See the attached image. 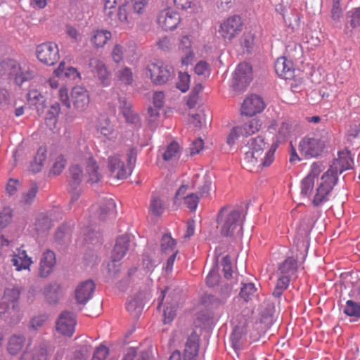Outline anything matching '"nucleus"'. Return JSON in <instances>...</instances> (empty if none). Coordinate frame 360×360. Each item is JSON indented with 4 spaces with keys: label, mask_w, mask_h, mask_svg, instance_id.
Segmentation results:
<instances>
[{
    "label": "nucleus",
    "mask_w": 360,
    "mask_h": 360,
    "mask_svg": "<svg viewBox=\"0 0 360 360\" xmlns=\"http://www.w3.org/2000/svg\"><path fill=\"white\" fill-rule=\"evenodd\" d=\"M266 143L262 136L251 138L245 146L243 162L250 169L256 165L258 167H268L274 160V153L277 148L276 143H273L271 148L263 156L264 150L266 148Z\"/></svg>",
    "instance_id": "nucleus-1"
},
{
    "label": "nucleus",
    "mask_w": 360,
    "mask_h": 360,
    "mask_svg": "<svg viewBox=\"0 0 360 360\" xmlns=\"http://www.w3.org/2000/svg\"><path fill=\"white\" fill-rule=\"evenodd\" d=\"M229 206L222 207L217 214V223L221 226L220 233L224 237H232L235 235L242 236L243 219L238 210H230Z\"/></svg>",
    "instance_id": "nucleus-2"
},
{
    "label": "nucleus",
    "mask_w": 360,
    "mask_h": 360,
    "mask_svg": "<svg viewBox=\"0 0 360 360\" xmlns=\"http://www.w3.org/2000/svg\"><path fill=\"white\" fill-rule=\"evenodd\" d=\"M321 134H311L302 138L300 150L306 157L317 158L322 154L328 139V133L324 129Z\"/></svg>",
    "instance_id": "nucleus-3"
},
{
    "label": "nucleus",
    "mask_w": 360,
    "mask_h": 360,
    "mask_svg": "<svg viewBox=\"0 0 360 360\" xmlns=\"http://www.w3.org/2000/svg\"><path fill=\"white\" fill-rule=\"evenodd\" d=\"M147 70L152 82L156 85L165 84L174 77L173 68L160 60L148 64Z\"/></svg>",
    "instance_id": "nucleus-4"
},
{
    "label": "nucleus",
    "mask_w": 360,
    "mask_h": 360,
    "mask_svg": "<svg viewBox=\"0 0 360 360\" xmlns=\"http://www.w3.org/2000/svg\"><path fill=\"white\" fill-rule=\"evenodd\" d=\"M252 80V66L245 62L238 65L233 76L232 87L235 91H243Z\"/></svg>",
    "instance_id": "nucleus-5"
},
{
    "label": "nucleus",
    "mask_w": 360,
    "mask_h": 360,
    "mask_svg": "<svg viewBox=\"0 0 360 360\" xmlns=\"http://www.w3.org/2000/svg\"><path fill=\"white\" fill-rule=\"evenodd\" d=\"M36 55L41 63L47 65H54L60 58L58 47L52 41L39 44L36 47Z\"/></svg>",
    "instance_id": "nucleus-6"
},
{
    "label": "nucleus",
    "mask_w": 360,
    "mask_h": 360,
    "mask_svg": "<svg viewBox=\"0 0 360 360\" xmlns=\"http://www.w3.org/2000/svg\"><path fill=\"white\" fill-rule=\"evenodd\" d=\"M83 178V172L80 166L73 165L69 168L68 177L69 192L71 193V202L77 201L82 193L81 183Z\"/></svg>",
    "instance_id": "nucleus-7"
},
{
    "label": "nucleus",
    "mask_w": 360,
    "mask_h": 360,
    "mask_svg": "<svg viewBox=\"0 0 360 360\" xmlns=\"http://www.w3.org/2000/svg\"><path fill=\"white\" fill-rule=\"evenodd\" d=\"M321 179L323 182L317 188L316 193L312 201L313 205L316 207L328 200L327 195L337 184L338 177L332 176L327 172H325Z\"/></svg>",
    "instance_id": "nucleus-8"
},
{
    "label": "nucleus",
    "mask_w": 360,
    "mask_h": 360,
    "mask_svg": "<svg viewBox=\"0 0 360 360\" xmlns=\"http://www.w3.org/2000/svg\"><path fill=\"white\" fill-rule=\"evenodd\" d=\"M243 25L240 16L234 15L221 24L219 33L224 39L231 40L242 31Z\"/></svg>",
    "instance_id": "nucleus-9"
},
{
    "label": "nucleus",
    "mask_w": 360,
    "mask_h": 360,
    "mask_svg": "<svg viewBox=\"0 0 360 360\" xmlns=\"http://www.w3.org/2000/svg\"><path fill=\"white\" fill-rule=\"evenodd\" d=\"M75 324L74 313L64 311L60 314L56 321V330L63 335L70 337L75 331Z\"/></svg>",
    "instance_id": "nucleus-10"
},
{
    "label": "nucleus",
    "mask_w": 360,
    "mask_h": 360,
    "mask_svg": "<svg viewBox=\"0 0 360 360\" xmlns=\"http://www.w3.org/2000/svg\"><path fill=\"white\" fill-rule=\"evenodd\" d=\"M179 14L171 9L162 10L158 15V25L165 31H172L176 28L180 22Z\"/></svg>",
    "instance_id": "nucleus-11"
},
{
    "label": "nucleus",
    "mask_w": 360,
    "mask_h": 360,
    "mask_svg": "<svg viewBox=\"0 0 360 360\" xmlns=\"http://www.w3.org/2000/svg\"><path fill=\"white\" fill-rule=\"evenodd\" d=\"M265 108V103L259 96L252 94L245 98L241 106V114L252 117L261 112Z\"/></svg>",
    "instance_id": "nucleus-12"
},
{
    "label": "nucleus",
    "mask_w": 360,
    "mask_h": 360,
    "mask_svg": "<svg viewBox=\"0 0 360 360\" xmlns=\"http://www.w3.org/2000/svg\"><path fill=\"white\" fill-rule=\"evenodd\" d=\"M108 168L110 175L117 179H124L130 174L119 155H112L108 158Z\"/></svg>",
    "instance_id": "nucleus-13"
},
{
    "label": "nucleus",
    "mask_w": 360,
    "mask_h": 360,
    "mask_svg": "<svg viewBox=\"0 0 360 360\" xmlns=\"http://www.w3.org/2000/svg\"><path fill=\"white\" fill-rule=\"evenodd\" d=\"M71 96L73 106L77 111L83 112L88 108L89 96L84 87L77 86L72 88Z\"/></svg>",
    "instance_id": "nucleus-14"
},
{
    "label": "nucleus",
    "mask_w": 360,
    "mask_h": 360,
    "mask_svg": "<svg viewBox=\"0 0 360 360\" xmlns=\"http://www.w3.org/2000/svg\"><path fill=\"white\" fill-rule=\"evenodd\" d=\"M96 288L94 282L89 279L82 282L75 290V299L79 304H85L92 297Z\"/></svg>",
    "instance_id": "nucleus-15"
},
{
    "label": "nucleus",
    "mask_w": 360,
    "mask_h": 360,
    "mask_svg": "<svg viewBox=\"0 0 360 360\" xmlns=\"http://www.w3.org/2000/svg\"><path fill=\"white\" fill-rule=\"evenodd\" d=\"M118 108L126 120V122L134 124H139L140 118L136 112L132 110V104L125 97L120 96L118 98Z\"/></svg>",
    "instance_id": "nucleus-16"
},
{
    "label": "nucleus",
    "mask_w": 360,
    "mask_h": 360,
    "mask_svg": "<svg viewBox=\"0 0 360 360\" xmlns=\"http://www.w3.org/2000/svg\"><path fill=\"white\" fill-rule=\"evenodd\" d=\"M199 351V336L193 331L188 336L184 350V360H195Z\"/></svg>",
    "instance_id": "nucleus-17"
},
{
    "label": "nucleus",
    "mask_w": 360,
    "mask_h": 360,
    "mask_svg": "<svg viewBox=\"0 0 360 360\" xmlns=\"http://www.w3.org/2000/svg\"><path fill=\"white\" fill-rule=\"evenodd\" d=\"M274 68L276 74L285 79H290L294 77L295 70L292 68V63L285 57L277 58Z\"/></svg>",
    "instance_id": "nucleus-18"
},
{
    "label": "nucleus",
    "mask_w": 360,
    "mask_h": 360,
    "mask_svg": "<svg viewBox=\"0 0 360 360\" xmlns=\"http://www.w3.org/2000/svg\"><path fill=\"white\" fill-rule=\"evenodd\" d=\"M56 263V255L51 250H46L42 255L39 265V276L45 278L53 271Z\"/></svg>",
    "instance_id": "nucleus-19"
},
{
    "label": "nucleus",
    "mask_w": 360,
    "mask_h": 360,
    "mask_svg": "<svg viewBox=\"0 0 360 360\" xmlns=\"http://www.w3.org/2000/svg\"><path fill=\"white\" fill-rule=\"evenodd\" d=\"M353 163V159L349 155L340 158L333 162L326 172L332 176L338 177V174H342L344 171L352 169Z\"/></svg>",
    "instance_id": "nucleus-20"
},
{
    "label": "nucleus",
    "mask_w": 360,
    "mask_h": 360,
    "mask_svg": "<svg viewBox=\"0 0 360 360\" xmlns=\"http://www.w3.org/2000/svg\"><path fill=\"white\" fill-rule=\"evenodd\" d=\"M129 237L127 235L119 236L112 252V262L120 261L129 249Z\"/></svg>",
    "instance_id": "nucleus-21"
},
{
    "label": "nucleus",
    "mask_w": 360,
    "mask_h": 360,
    "mask_svg": "<svg viewBox=\"0 0 360 360\" xmlns=\"http://www.w3.org/2000/svg\"><path fill=\"white\" fill-rule=\"evenodd\" d=\"M89 67L94 75L96 76L104 85H107L105 80L108 79V72L104 63L98 58H92L89 60Z\"/></svg>",
    "instance_id": "nucleus-22"
},
{
    "label": "nucleus",
    "mask_w": 360,
    "mask_h": 360,
    "mask_svg": "<svg viewBox=\"0 0 360 360\" xmlns=\"http://www.w3.org/2000/svg\"><path fill=\"white\" fill-rule=\"evenodd\" d=\"M115 202L110 198L105 200L99 207L97 211V217L99 220L105 221L115 216Z\"/></svg>",
    "instance_id": "nucleus-23"
},
{
    "label": "nucleus",
    "mask_w": 360,
    "mask_h": 360,
    "mask_svg": "<svg viewBox=\"0 0 360 360\" xmlns=\"http://www.w3.org/2000/svg\"><path fill=\"white\" fill-rule=\"evenodd\" d=\"M212 185L211 178L209 175L205 174L202 178L200 179L198 174L195 176L193 181V188H197V194L200 197H207L209 195L210 189Z\"/></svg>",
    "instance_id": "nucleus-24"
},
{
    "label": "nucleus",
    "mask_w": 360,
    "mask_h": 360,
    "mask_svg": "<svg viewBox=\"0 0 360 360\" xmlns=\"http://www.w3.org/2000/svg\"><path fill=\"white\" fill-rule=\"evenodd\" d=\"M276 320L275 305L272 302L264 303L260 312V322L266 328L271 326Z\"/></svg>",
    "instance_id": "nucleus-25"
},
{
    "label": "nucleus",
    "mask_w": 360,
    "mask_h": 360,
    "mask_svg": "<svg viewBox=\"0 0 360 360\" xmlns=\"http://www.w3.org/2000/svg\"><path fill=\"white\" fill-rule=\"evenodd\" d=\"M20 70L21 67L18 62L13 59L8 58L0 63V74L1 75L13 77L15 79Z\"/></svg>",
    "instance_id": "nucleus-26"
},
{
    "label": "nucleus",
    "mask_w": 360,
    "mask_h": 360,
    "mask_svg": "<svg viewBox=\"0 0 360 360\" xmlns=\"http://www.w3.org/2000/svg\"><path fill=\"white\" fill-rule=\"evenodd\" d=\"M53 350L46 342H41L36 345L30 353V360H48Z\"/></svg>",
    "instance_id": "nucleus-27"
},
{
    "label": "nucleus",
    "mask_w": 360,
    "mask_h": 360,
    "mask_svg": "<svg viewBox=\"0 0 360 360\" xmlns=\"http://www.w3.org/2000/svg\"><path fill=\"white\" fill-rule=\"evenodd\" d=\"M44 293L50 304H56L62 296L60 285L56 282L50 283L46 286Z\"/></svg>",
    "instance_id": "nucleus-28"
},
{
    "label": "nucleus",
    "mask_w": 360,
    "mask_h": 360,
    "mask_svg": "<svg viewBox=\"0 0 360 360\" xmlns=\"http://www.w3.org/2000/svg\"><path fill=\"white\" fill-rule=\"evenodd\" d=\"M98 166L92 158H89L86 160V176L88 183L94 184L100 181L101 175L98 172Z\"/></svg>",
    "instance_id": "nucleus-29"
},
{
    "label": "nucleus",
    "mask_w": 360,
    "mask_h": 360,
    "mask_svg": "<svg viewBox=\"0 0 360 360\" xmlns=\"http://www.w3.org/2000/svg\"><path fill=\"white\" fill-rule=\"evenodd\" d=\"M297 268V259L293 257H288L280 264L278 271L283 276H288L291 278V276L296 274Z\"/></svg>",
    "instance_id": "nucleus-30"
},
{
    "label": "nucleus",
    "mask_w": 360,
    "mask_h": 360,
    "mask_svg": "<svg viewBox=\"0 0 360 360\" xmlns=\"http://www.w3.org/2000/svg\"><path fill=\"white\" fill-rule=\"evenodd\" d=\"M112 37L111 32L106 30H97L91 33V42L96 48L103 47Z\"/></svg>",
    "instance_id": "nucleus-31"
},
{
    "label": "nucleus",
    "mask_w": 360,
    "mask_h": 360,
    "mask_svg": "<svg viewBox=\"0 0 360 360\" xmlns=\"http://www.w3.org/2000/svg\"><path fill=\"white\" fill-rule=\"evenodd\" d=\"M25 343V338L22 335H12L8 343V351L12 354L15 355L20 352L24 347Z\"/></svg>",
    "instance_id": "nucleus-32"
},
{
    "label": "nucleus",
    "mask_w": 360,
    "mask_h": 360,
    "mask_svg": "<svg viewBox=\"0 0 360 360\" xmlns=\"http://www.w3.org/2000/svg\"><path fill=\"white\" fill-rule=\"evenodd\" d=\"M247 333L246 325H237L235 326L231 334V341L234 349H238L241 347L243 340Z\"/></svg>",
    "instance_id": "nucleus-33"
},
{
    "label": "nucleus",
    "mask_w": 360,
    "mask_h": 360,
    "mask_svg": "<svg viewBox=\"0 0 360 360\" xmlns=\"http://www.w3.org/2000/svg\"><path fill=\"white\" fill-rule=\"evenodd\" d=\"M51 226V219L44 213L38 214L34 224V230L38 235L45 233Z\"/></svg>",
    "instance_id": "nucleus-34"
},
{
    "label": "nucleus",
    "mask_w": 360,
    "mask_h": 360,
    "mask_svg": "<svg viewBox=\"0 0 360 360\" xmlns=\"http://www.w3.org/2000/svg\"><path fill=\"white\" fill-rule=\"evenodd\" d=\"M283 20L288 27L292 30L297 28L300 25V17L299 12L295 9H289L283 14Z\"/></svg>",
    "instance_id": "nucleus-35"
},
{
    "label": "nucleus",
    "mask_w": 360,
    "mask_h": 360,
    "mask_svg": "<svg viewBox=\"0 0 360 360\" xmlns=\"http://www.w3.org/2000/svg\"><path fill=\"white\" fill-rule=\"evenodd\" d=\"M12 262L17 271L29 268L32 263L31 258L27 256L25 250L20 251L18 256L12 259Z\"/></svg>",
    "instance_id": "nucleus-36"
},
{
    "label": "nucleus",
    "mask_w": 360,
    "mask_h": 360,
    "mask_svg": "<svg viewBox=\"0 0 360 360\" xmlns=\"http://www.w3.org/2000/svg\"><path fill=\"white\" fill-rule=\"evenodd\" d=\"M126 309L134 317H139L143 311L142 300L139 297L132 298L127 302Z\"/></svg>",
    "instance_id": "nucleus-37"
},
{
    "label": "nucleus",
    "mask_w": 360,
    "mask_h": 360,
    "mask_svg": "<svg viewBox=\"0 0 360 360\" xmlns=\"http://www.w3.org/2000/svg\"><path fill=\"white\" fill-rule=\"evenodd\" d=\"M84 240L86 243L96 244L100 243L101 233L91 226H87L82 230Z\"/></svg>",
    "instance_id": "nucleus-38"
},
{
    "label": "nucleus",
    "mask_w": 360,
    "mask_h": 360,
    "mask_svg": "<svg viewBox=\"0 0 360 360\" xmlns=\"http://www.w3.org/2000/svg\"><path fill=\"white\" fill-rule=\"evenodd\" d=\"M22 288L20 287L7 288L4 290V295L3 300L9 302L10 304H18V300L20 297Z\"/></svg>",
    "instance_id": "nucleus-39"
},
{
    "label": "nucleus",
    "mask_w": 360,
    "mask_h": 360,
    "mask_svg": "<svg viewBox=\"0 0 360 360\" xmlns=\"http://www.w3.org/2000/svg\"><path fill=\"white\" fill-rule=\"evenodd\" d=\"M343 312L348 316H354L360 319V302L353 300H347Z\"/></svg>",
    "instance_id": "nucleus-40"
},
{
    "label": "nucleus",
    "mask_w": 360,
    "mask_h": 360,
    "mask_svg": "<svg viewBox=\"0 0 360 360\" xmlns=\"http://www.w3.org/2000/svg\"><path fill=\"white\" fill-rule=\"evenodd\" d=\"M60 112V105L59 103L55 102L50 106V109L46 116V122L48 125H55L57 122V117Z\"/></svg>",
    "instance_id": "nucleus-41"
},
{
    "label": "nucleus",
    "mask_w": 360,
    "mask_h": 360,
    "mask_svg": "<svg viewBox=\"0 0 360 360\" xmlns=\"http://www.w3.org/2000/svg\"><path fill=\"white\" fill-rule=\"evenodd\" d=\"M179 149L180 146L177 142H172L167 146L165 151L162 154V158L165 161L173 160L174 158H176L177 155L179 154Z\"/></svg>",
    "instance_id": "nucleus-42"
},
{
    "label": "nucleus",
    "mask_w": 360,
    "mask_h": 360,
    "mask_svg": "<svg viewBox=\"0 0 360 360\" xmlns=\"http://www.w3.org/2000/svg\"><path fill=\"white\" fill-rule=\"evenodd\" d=\"M97 129L101 134L108 139H110V136L114 132V127L107 117H105L103 120L99 122L97 125Z\"/></svg>",
    "instance_id": "nucleus-43"
},
{
    "label": "nucleus",
    "mask_w": 360,
    "mask_h": 360,
    "mask_svg": "<svg viewBox=\"0 0 360 360\" xmlns=\"http://www.w3.org/2000/svg\"><path fill=\"white\" fill-rule=\"evenodd\" d=\"M219 280L220 276L219 274V268L217 264H215L210 271L206 278V284L208 287L212 288L219 283Z\"/></svg>",
    "instance_id": "nucleus-44"
},
{
    "label": "nucleus",
    "mask_w": 360,
    "mask_h": 360,
    "mask_svg": "<svg viewBox=\"0 0 360 360\" xmlns=\"http://www.w3.org/2000/svg\"><path fill=\"white\" fill-rule=\"evenodd\" d=\"M314 186V179L311 176H305L301 182V195L304 196H309L311 193Z\"/></svg>",
    "instance_id": "nucleus-45"
},
{
    "label": "nucleus",
    "mask_w": 360,
    "mask_h": 360,
    "mask_svg": "<svg viewBox=\"0 0 360 360\" xmlns=\"http://www.w3.org/2000/svg\"><path fill=\"white\" fill-rule=\"evenodd\" d=\"M256 290L257 289L253 283H248L243 285L239 295L241 298H243L245 302H248L252 296H254Z\"/></svg>",
    "instance_id": "nucleus-46"
},
{
    "label": "nucleus",
    "mask_w": 360,
    "mask_h": 360,
    "mask_svg": "<svg viewBox=\"0 0 360 360\" xmlns=\"http://www.w3.org/2000/svg\"><path fill=\"white\" fill-rule=\"evenodd\" d=\"M330 17L335 22H339L342 17V8L340 5L341 0H332Z\"/></svg>",
    "instance_id": "nucleus-47"
},
{
    "label": "nucleus",
    "mask_w": 360,
    "mask_h": 360,
    "mask_svg": "<svg viewBox=\"0 0 360 360\" xmlns=\"http://www.w3.org/2000/svg\"><path fill=\"white\" fill-rule=\"evenodd\" d=\"M164 212L162 200L158 197H153L150 203V212L155 216H160Z\"/></svg>",
    "instance_id": "nucleus-48"
},
{
    "label": "nucleus",
    "mask_w": 360,
    "mask_h": 360,
    "mask_svg": "<svg viewBox=\"0 0 360 360\" xmlns=\"http://www.w3.org/2000/svg\"><path fill=\"white\" fill-rule=\"evenodd\" d=\"M347 23L352 28L360 26V7L347 13Z\"/></svg>",
    "instance_id": "nucleus-49"
},
{
    "label": "nucleus",
    "mask_w": 360,
    "mask_h": 360,
    "mask_svg": "<svg viewBox=\"0 0 360 360\" xmlns=\"http://www.w3.org/2000/svg\"><path fill=\"white\" fill-rule=\"evenodd\" d=\"M70 234V228L65 224L60 226L56 233L55 238L59 243H64L66 238H69Z\"/></svg>",
    "instance_id": "nucleus-50"
},
{
    "label": "nucleus",
    "mask_w": 360,
    "mask_h": 360,
    "mask_svg": "<svg viewBox=\"0 0 360 360\" xmlns=\"http://www.w3.org/2000/svg\"><path fill=\"white\" fill-rule=\"evenodd\" d=\"M243 136H250L259 130L258 122L255 120H252L248 123L244 124L240 127Z\"/></svg>",
    "instance_id": "nucleus-51"
},
{
    "label": "nucleus",
    "mask_w": 360,
    "mask_h": 360,
    "mask_svg": "<svg viewBox=\"0 0 360 360\" xmlns=\"http://www.w3.org/2000/svg\"><path fill=\"white\" fill-rule=\"evenodd\" d=\"M12 210L10 207H4L0 212V230L6 227L11 221Z\"/></svg>",
    "instance_id": "nucleus-52"
},
{
    "label": "nucleus",
    "mask_w": 360,
    "mask_h": 360,
    "mask_svg": "<svg viewBox=\"0 0 360 360\" xmlns=\"http://www.w3.org/2000/svg\"><path fill=\"white\" fill-rule=\"evenodd\" d=\"M117 77L120 81L125 84H131L133 81L132 72L129 68H124L117 72Z\"/></svg>",
    "instance_id": "nucleus-53"
},
{
    "label": "nucleus",
    "mask_w": 360,
    "mask_h": 360,
    "mask_svg": "<svg viewBox=\"0 0 360 360\" xmlns=\"http://www.w3.org/2000/svg\"><path fill=\"white\" fill-rule=\"evenodd\" d=\"M90 352L89 347L87 345L79 346L73 352L72 360H86Z\"/></svg>",
    "instance_id": "nucleus-54"
},
{
    "label": "nucleus",
    "mask_w": 360,
    "mask_h": 360,
    "mask_svg": "<svg viewBox=\"0 0 360 360\" xmlns=\"http://www.w3.org/2000/svg\"><path fill=\"white\" fill-rule=\"evenodd\" d=\"M190 75L186 72H179V82L176 87L182 92H186L189 89Z\"/></svg>",
    "instance_id": "nucleus-55"
},
{
    "label": "nucleus",
    "mask_w": 360,
    "mask_h": 360,
    "mask_svg": "<svg viewBox=\"0 0 360 360\" xmlns=\"http://www.w3.org/2000/svg\"><path fill=\"white\" fill-rule=\"evenodd\" d=\"M221 266L223 267L222 270L224 271V277L226 279H230L232 278V264L230 257L229 255L223 257L221 259Z\"/></svg>",
    "instance_id": "nucleus-56"
},
{
    "label": "nucleus",
    "mask_w": 360,
    "mask_h": 360,
    "mask_svg": "<svg viewBox=\"0 0 360 360\" xmlns=\"http://www.w3.org/2000/svg\"><path fill=\"white\" fill-rule=\"evenodd\" d=\"M199 202V197L196 193H191L184 197V203L191 210L194 211Z\"/></svg>",
    "instance_id": "nucleus-57"
},
{
    "label": "nucleus",
    "mask_w": 360,
    "mask_h": 360,
    "mask_svg": "<svg viewBox=\"0 0 360 360\" xmlns=\"http://www.w3.org/2000/svg\"><path fill=\"white\" fill-rule=\"evenodd\" d=\"M176 245L175 240L168 234H165L161 239V249L162 252L172 250Z\"/></svg>",
    "instance_id": "nucleus-58"
},
{
    "label": "nucleus",
    "mask_w": 360,
    "mask_h": 360,
    "mask_svg": "<svg viewBox=\"0 0 360 360\" xmlns=\"http://www.w3.org/2000/svg\"><path fill=\"white\" fill-rule=\"evenodd\" d=\"M18 304L13 303L12 304L6 300H3L0 302V317L5 316L7 314H11L12 311H15V307L18 306Z\"/></svg>",
    "instance_id": "nucleus-59"
},
{
    "label": "nucleus",
    "mask_w": 360,
    "mask_h": 360,
    "mask_svg": "<svg viewBox=\"0 0 360 360\" xmlns=\"http://www.w3.org/2000/svg\"><path fill=\"white\" fill-rule=\"evenodd\" d=\"M138 154V150L135 147H131L129 149L128 153H127V169L129 170V173L131 172V169L134 167L136 160V157Z\"/></svg>",
    "instance_id": "nucleus-60"
},
{
    "label": "nucleus",
    "mask_w": 360,
    "mask_h": 360,
    "mask_svg": "<svg viewBox=\"0 0 360 360\" xmlns=\"http://www.w3.org/2000/svg\"><path fill=\"white\" fill-rule=\"evenodd\" d=\"M66 161L61 155L58 156L54 162L51 172L55 175L60 174L65 168Z\"/></svg>",
    "instance_id": "nucleus-61"
},
{
    "label": "nucleus",
    "mask_w": 360,
    "mask_h": 360,
    "mask_svg": "<svg viewBox=\"0 0 360 360\" xmlns=\"http://www.w3.org/2000/svg\"><path fill=\"white\" fill-rule=\"evenodd\" d=\"M240 43L241 45L246 48L247 51L250 52L254 44V34L250 32H245L242 36Z\"/></svg>",
    "instance_id": "nucleus-62"
},
{
    "label": "nucleus",
    "mask_w": 360,
    "mask_h": 360,
    "mask_svg": "<svg viewBox=\"0 0 360 360\" xmlns=\"http://www.w3.org/2000/svg\"><path fill=\"white\" fill-rule=\"evenodd\" d=\"M142 266L148 272H152L156 266V264L151 256L144 253L142 256Z\"/></svg>",
    "instance_id": "nucleus-63"
},
{
    "label": "nucleus",
    "mask_w": 360,
    "mask_h": 360,
    "mask_svg": "<svg viewBox=\"0 0 360 360\" xmlns=\"http://www.w3.org/2000/svg\"><path fill=\"white\" fill-rule=\"evenodd\" d=\"M108 354V349L103 345H100L94 352L91 360H105Z\"/></svg>",
    "instance_id": "nucleus-64"
}]
</instances>
